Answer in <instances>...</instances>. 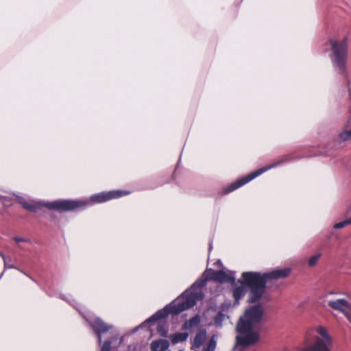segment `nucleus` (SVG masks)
Masks as SVG:
<instances>
[{
	"label": "nucleus",
	"mask_w": 351,
	"mask_h": 351,
	"mask_svg": "<svg viewBox=\"0 0 351 351\" xmlns=\"http://www.w3.org/2000/svg\"><path fill=\"white\" fill-rule=\"evenodd\" d=\"M169 346L167 339H159L154 341L151 344L152 351H166Z\"/></svg>",
	"instance_id": "ddd939ff"
},
{
	"label": "nucleus",
	"mask_w": 351,
	"mask_h": 351,
	"mask_svg": "<svg viewBox=\"0 0 351 351\" xmlns=\"http://www.w3.org/2000/svg\"><path fill=\"white\" fill-rule=\"evenodd\" d=\"M3 274H4V271L1 273L0 278H1L3 276Z\"/></svg>",
	"instance_id": "7c9ffc66"
},
{
	"label": "nucleus",
	"mask_w": 351,
	"mask_h": 351,
	"mask_svg": "<svg viewBox=\"0 0 351 351\" xmlns=\"http://www.w3.org/2000/svg\"><path fill=\"white\" fill-rule=\"evenodd\" d=\"M213 280H215L220 283L228 282L230 284H233V283H234V281H235V277H234V272H232L230 271H226L223 269L213 273Z\"/></svg>",
	"instance_id": "9b49d317"
},
{
	"label": "nucleus",
	"mask_w": 351,
	"mask_h": 351,
	"mask_svg": "<svg viewBox=\"0 0 351 351\" xmlns=\"http://www.w3.org/2000/svg\"><path fill=\"white\" fill-rule=\"evenodd\" d=\"M226 315L222 312H219L215 317V323L217 326H221L223 321L225 319Z\"/></svg>",
	"instance_id": "6ab92c4d"
},
{
	"label": "nucleus",
	"mask_w": 351,
	"mask_h": 351,
	"mask_svg": "<svg viewBox=\"0 0 351 351\" xmlns=\"http://www.w3.org/2000/svg\"><path fill=\"white\" fill-rule=\"evenodd\" d=\"M349 224H351V219H346L343 221L335 223L334 225V228L336 229L343 228Z\"/></svg>",
	"instance_id": "412c9836"
},
{
	"label": "nucleus",
	"mask_w": 351,
	"mask_h": 351,
	"mask_svg": "<svg viewBox=\"0 0 351 351\" xmlns=\"http://www.w3.org/2000/svg\"><path fill=\"white\" fill-rule=\"evenodd\" d=\"M82 315L97 335L99 343L101 344V335L111 329L112 326L107 324L99 317H95L92 313L82 314Z\"/></svg>",
	"instance_id": "1a4fd4ad"
},
{
	"label": "nucleus",
	"mask_w": 351,
	"mask_h": 351,
	"mask_svg": "<svg viewBox=\"0 0 351 351\" xmlns=\"http://www.w3.org/2000/svg\"><path fill=\"white\" fill-rule=\"evenodd\" d=\"M290 272H291V270L287 268V273H286L287 276H288V275L290 274Z\"/></svg>",
	"instance_id": "bb28decb"
},
{
	"label": "nucleus",
	"mask_w": 351,
	"mask_h": 351,
	"mask_svg": "<svg viewBox=\"0 0 351 351\" xmlns=\"http://www.w3.org/2000/svg\"><path fill=\"white\" fill-rule=\"evenodd\" d=\"M217 347V340L215 335L203 346L202 351H215Z\"/></svg>",
	"instance_id": "2eb2a0df"
},
{
	"label": "nucleus",
	"mask_w": 351,
	"mask_h": 351,
	"mask_svg": "<svg viewBox=\"0 0 351 351\" xmlns=\"http://www.w3.org/2000/svg\"><path fill=\"white\" fill-rule=\"evenodd\" d=\"M328 305L334 310L342 312L351 321V305L345 299L330 300Z\"/></svg>",
	"instance_id": "9d476101"
},
{
	"label": "nucleus",
	"mask_w": 351,
	"mask_h": 351,
	"mask_svg": "<svg viewBox=\"0 0 351 351\" xmlns=\"http://www.w3.org/2000/svg\"><path fill=\"white\" fill-rule=\"evenodd\" d=\"M246 290L243 286H239L234 288L233 291V296L236 302L239 303V300L245 294Z\"/></svg>",
	"instance_id": "dca6fc26"
},
{
	"label": "nucleus",
	"mask_w": 351,
	"mask_h": 351,
	"mask_svg": "<svg viewBox=\"0 0 351 351\" xmlns=\"http://www.w3.org/2000/svg\"><path fill=\"white\" fill-rule=\"evenodd\" d=\"M282 163H283L282 160H278L277 162H274L271 163V165L259 168L257 170L247 174V176H243V177L237 179L236 181H234V182L231 183L230 184L227 186L226 188H224L222 191V194L223 195L228 194L229 193H231V192L235 191L236 189H237L239 187L243 186L244 184L248 183L251 180H254V178L261 176L263 173L266 172L267 171L273 168H275Z\"/></svg>",
	"instance_id": "0eeeda50"
},
{
	"label": "nucleus",
	"mask_w": 351,
	"mask_h": 351,
	"mask_svg": "<svg viewBox=\"0 0 351 351\" xmlns=\"http://www.w3.org/2000/svg\"><path fill=\"white\" fill-rule=\"evenodd\" d=\"M320 257H321V254H317L315 255L312 256L311 257H310V258L308 260V265L310 267L315 266Z\"/></svg>",
	"instance_id": "aec40b11"
},
{
	"label": "nucleus",
	"mask_w": 351,
	"mask_h": 351,
	"mask_svg": "<svg viewBox=\"0 0 351 351\" xmlns=\"http://www.w3.org/2000/svg\"><path fill=\"white\" fill-rule=\"evenodd\" d=\"M206 337L207 333L206 330H202L197 332L192 341V348L198 349L203 346L206 341Z\"/></svg>",
	"instance_id": "f8f14e48"
},
{
	"label": "nucleus",
	"mask_w": 351,
	"mask_h": 351,
	"mask_svg": "<svg viewBox=\"0 0 351 351\" xmlns=\"http://www.w3.org/2000/svg\"><path fill=\"white\" fill-rule=\"evenodd\" d=\"M329 43L332 51L330 58L333 67L348 80V39L346 37H343L341 40L330 39Z\"/></svg>",
	"instance_id": "39448f33"
},
{
	"label": "nucleus",
	"mask_w": 351,
	"mask_h": 351,
	"mask_svg": "<svg viewBox=\"0 0 351 351\" xmlns=\"http://www.w3.org/2000/svg\"><path fill=\"white\" fill-rule=\"evenodd\" d=\"M199 322H200L199 317V316H195V317H192L191 319H190L185 324V325H186V327H187V328H193V327H195V326H198Z\"/></svg>",
	"instance_id": "a211bd4d"
},
{
	"label": "nucleus",
	"mask_w": 351,
	"mask_h": 351,
	"mask_svg": "<svg viewBox=\"0 0 351 351\" xmlns=\"http://www.w3.org/2000/svg\"><path fill=\"white\" fill-rule=\"evenodd\" d=\"M13 240L18 243L20 242H29V239L21 237H19V236L14 237Z\"/></svg>",
	"instance_id": "393cba45"
},
{
	"label": "nucleus",
	"mask_w": 351,
	"mask_h": 351,
	"mask_svg": "<svg viewBox=\"0 0 351 351\" xmlns=\"http://www.w3.org/2000/svg\"><path fill=\"white\" fill-rule=\"evenodd\" d=\"M306 344L302 351H332L333 341L327 329L322 326L309 328L304 337Z\"/></svg>",
	"instance_id": "20e7f679"
},
{
	"label": "nucleus",
	"mask_w": 351,
	"mask_h": 351,
	"mask_svg": "<svg viewBox=\"0 0 351 351\" xmlns=\"http://www.w3.org/2000/svg\"><path fill=\"white\" fill-rule=\"evenodd\" d=\"M285 277V270H274L267 273L245 271L241 275L242 279L239 282L249 288L250 296L249 302L253 303L259 300L265 290L266 284L269 279H277Z\"/></svg>",
	"instance_id": "7ed1b4c3"
},
{
	"label": "nucleus",
	"mask_w": 351,
	"mask_h": 351,
	"mask_svg": "<svg viewBox=\"0 0 351 351\" xmlns=\"http://www.w3.org/2000/svg\"><path fill=\"white\" fill-rule=\"evenodd\" d=\"M180 351H184V350H180Z\"/></svg>",
	"instance_id": "2f4dec72"
},
{
	"label": "nucleus",
	"mask_w": 351,
	"mask_h": 351,
	"mask_svg": "<svg viewBox=\"0 0 351 351\" xmlns=\"http://www.w3.org/2000/svg\"><path fill=\"white\" fill-rule=\"evenodd\" d=\"M211 247H212V244H211V243H210V244H209V248H210V250L211 249Z\"/></svg>",
	"instance_id": "c756f323"
},
{
	"label": "nucleus",
	"mask_w": 351,
	"mask_h": 351,
	"mask_svg": "<svg viewBox=\"0 0 351 351\" xmlns=\"http://www.w3.org/2000/svg\"><path fill=\"white\" fill-rule=\"evenodd\" d=\"M216 264H219V265H222V263L220 260H218L217 262H216Z\"/></svg>",
	"instance_id": "cd10ccee"
},
{
	"label": "nucleus",
	"mask_w": 351,
	"mask_h": 351,
	"mask_svg": "<svg viewBox=\"0 0 351 351\" xmlns=\"http://www.w3.org/2000/svg\"><path fill=\"white\" fill-rule=\"evenodd\" d=\"M130 194L128 191H122V190H117V191H110L108 192H101L99 193L94 194L90 197L88 199L83 200V201H76L73 200L76 202H80V205L79 206L75 207L73 210L81 208L86 207L89 205H92L94 204H99L104 203L105 202L109 201L112 199L119 198L120 197L126 195Z\"/></svg>",
	"instance_id": "6e6552de"
},
{
	"label": "nucleus",
	"mask_w": 351,
	"mask_h": 351,
	"mask_svg": "<svg viewBox=\"0 0 351 351\" xmlns=\"http://www.w3.org/2000/svg\"><path fill=\"white\" fill-rule=\"evenodd\" d=\"M212 269L206 270L201 278L197 280L189 289L186 290L180 296L166 306L163 309L159 310L150 317L143 322L139 327H144L149 324L165 318L169 314L178 315L195 305L198 300H202L204 293L202 288L206 285L208 280L213 279L215 273Z\"/></svg>",
	"instance_id": "f257e3e1"
},
{
	"label": "nucleus",
	"mask_w": 351,
	"mask_h": 351,
	"mask_svg": "<svg viewBox=\"0 0 351 351\" xmlns=\"http://www.w3.org/2000/svg\"><path fill=\"white\" fill-rule=\"evenodd\" d=\"M158 332L163 337L167 336L168 332L162 324H158L157 328Z\"/></svg>",
	"instance_id": "5701e85b"
},
{
	"label": "nucleus",
	"mask_w": 351,
	"mask_h": 351,
	"mask_svg": "<svg viewBox=\"0 0 351 351\" xmlns=\"http://www.w3.org/2000/svg\"><path fill=\"white\" fill-rule=\"evenodd\" d=\"M111 343L110 341H105L101 346V351H110Z\"/></svg>",
	"instance_id": "b1692460"
},
{
	"label": "nucleus",
	"mask_w": 351,
	"mask_h": 351,
	"mask_svg": "<svg viewBox=\"0 0 351 351\" xmlns=\"http://www.w3.org/2000/svg\"><path fill=\"white\" fill-rule=\"evenodd\" d=\"M17 197L18 202L23 206V208L31 212H37L43 207H46L50 210L60 212L69 211L80 205V202L66 199H59L51 202H45L32 199L27 200L20 196H18Z\"/></svg>",
	"instance_id": "423d86ee"
},
{
	"label": "nucleus",
	"mask_w": 351,
	"mask_h": 351,
	"mask_svg": "<svg viewBox=\"0 0 351 351\" xmlns=\"http://www.w3.org/2000/svg\"><path fill=\"white\" fill-rule=\"evenodd\" d=\"M0 256L2 258L4 264V270L6 269H17L12 263L10 256H6L3 252H0Z\"/></svg>",
	"instance_id": "f3484780"
},
{
	"label": "nucleus",
	"mask_w": 351,
	"mask_h": 351,
	"mask_svg": "<svg viewBox=\"0 0 351 351\" xmlns=\"http://www.w3.org/2000/svg\"><path fill=\"white\" fill-rule=\"evenodd\" d=\"M18 269L19 271H20V272L23 273V274H24L25 275H26L27 276H29L27 274H25V272H23L22 270L19 269Z\"/></svg>",
	"instance_id": "c85d7f7f"
},
{
	"label": "nucleus",
	"mask_w": 351,
	"mask_h": 351,
	"mask_svg": "<svg viewBox=\"0 0 351 351\" xmlns=\"http://www.w3.org/2000/svg\"><path fill=\"white\" fill-rule=\"evenodd\" d=\"M5 198L1 195H0V203L3 204V205L6 206V204L5 202Z\"/></svg>",
	"instance_id": "a878e982"
},
{
	"label": "nucleus",
	"mask_w": 351,
	"mask_h": 351,
	"mask_svg": "<svg viewBox=\"0 0 351 351\" xmlns=\"http://www.w3.org/2000/svg\"><path fill=\"white\" fill-rule=\"evenodd\" d=\"M339 138L342 141H347V140L351 139V130H346V131H344V132H341L339 134Z\"/></svg>",
	"instance_id": "4be33fe9"
},
{
	"label": "nucleus",
	"mask_w": 351,
	"mask_h": 351,
	"mask_svg": "<svg viewBox=\"0 0 351 351\" xmlns=\"http://www.w3.org/2000/svg\"><path fill=\"white\" fill-rule=\"evenodd\" d=\"M263 314V308L260 305L251 307L245 311L237 326V332L239 333L236 338L237 344L249 346L258 341L259 335L253 331V328L261 321Z\"/></svg>",
	"instance_id": "f03ea898"
},
{
	"label": "nucleus",
	"mask_w": 351,
	"mask_h": 351,
	"mask_svg": "<svg viewBox=\"0 0 351 351\" xmlns=\"http://www.w3.org/2000/svg\"><path fill=\"white\" fill-rule=\"evenodd\" d=\"M189 335L187 332H178L171 336V341L173 344L186 341Z\"/></svg>",
	"instance_id": "4468645a"
}]
</instances>
